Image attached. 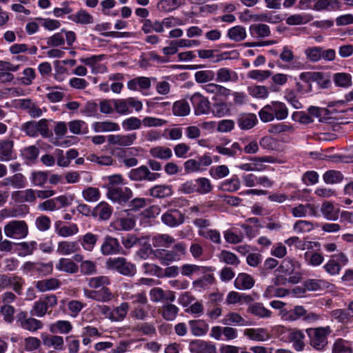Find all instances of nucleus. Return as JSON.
<instances>
[{
	"instance_id": "obj_1",
	"label": "nucleus",
	"mask_w": 353,
	"mask_h": 353,
	"mask_svg": "<svg viewBox=\"0 0 353 353\" xmlns=\"http://www.w3.org/2000/svg\"><path fill=\"white\" fill-rule=\"evenodd\" d=\"M288 108L285 103L279 101H272L259 111V117L264 123L274 119L284 120L288 117Z\"/></svg>"
},
{
	"instance_id": "obj_2",
	"label": "nucleus",
	"mask_w": 353,
	"mask_h": 353,
	"mask_svg": "<svg viewBox=\"0 0 353 353\" xmlns=\"http://www.w3.org/2000/svg\"><path fill=\"white\" fill-rule=\"evenodd\" d=\"M332 332L330 326L310 327L305 330L310 345L316 350H323L328 344V336Z\"/></svg>"
},
{
	"instance_id": "obj_3",
	"label": "nucleus",
	"mask_w": 353,
	"mask_h": 353,
	"mask_svg": "<svg viewBox=\"0 0 353 353\" xmlns=\"http://www.w3.org/2000/svg\"><path fill=\"white\" fill-rule=\"evenodd\" d=\"M186 246L183 242L176 243L172 250H157L154 255L163 265H168L170 263L181 260L185 254Z\"/></svg>"
},
{
	"instance_id": "obj_4",
	"label": "nucleus",
	"mask_w": 353,
	"mask_h": 353,
	"mask_svg": "<svg viewBox=\"0 0 353 353\" xmlns=\"http://www.w3.org/2000/svg\"><path fill=\"white\" fill-rule=\"evenodd\" d=\"M57 303L56 295L46 294L34 303L30 314L32 316L43 317L47 313L50 314L52 311L48 312V309L54 307Z\"/></svg>"
},
{
	"instance_id": "obj_5",
	"label": "nucleus",
	"mask_w": 353,
	"mask_h": 353,
	"mask_svg": "<svg viewBox=\"0 0 353 353\" xmlns=\"http://www.w3.org/2000/svg\"><path fill=\"white\" fill-rule=\"evenodd\" d=\"M7 237L14 239H22L28 234V225L25 221L12 220L8 222L3 228Z\"/></svg>"
},
{
	"instance_id": "obj_6",
	"label": "nucleus",
	"mask_w": 353,
	"mask_h": 353,
	"mask_svg": "<svg viewBox=\"0 0 353 353\" xmlns=\"http://www.w3.org/2000/svg\"><path fill=\"white\" fill-rule=\"evenodd\" d=\"M16 323L21 328L30 332H36L43 327L41 321L32 316H29L26 311H20L17 314Z\"/></svg>"
},
{
	"instance_id": "obj_7",
	"label": "nucleus",
	"mask_w": 353,
	"mask_h": 353,
	"mask_svg": "<svg viewBox=\"0 0 353 353\" xmlns=\"http://www.w3.org/2000/svg\"><path fill=\"white\" fill-rule=\"evenodd\" d=\"M24 279L16 274H0V292L4 289L12 288L19 295L22 294Z\"/></svg>"
},
{
	"instance_id": "obj_8",
	"label": "nucleus",
	"mask_w": 353,
	"mask_h": 353,
	"mask_svg": "<svg viewBox=\"0 0 353 353\" xmlns=\"http://www.w3.org/2000/svg\"><path fill=\"white\" fill-rule=\"evenodd\" d=\"M128 177L134 181H154L161 177V174L152 172L148 166L143 165L131 169L128 173Z\"/></svg>"
},
{
	"instance_id": "obj_9",
	"label": "nucleus",
	"mask_w": 353,
	"mask_h": 353,
	"mask_svg": "<svg viewBox=\"0 0 353 353\" xmlns=\"http://www.w3.org/2000/svg\"><path fill=\"white\" fill-rule=\"evenodd\" d=\"M107 264L109 268L117 270L125 276H132L136 272L135 265L128 262L127 260L123 257L110 259Z\"/></svg>"
},
{
	"instance_id": "obj_10",
	"label": "nucleus",
	"mask_w": 353,
	"mask_h": 353,
	"mask_svg": "<svg viewBox=\"0 0 353 353\" xmlns=\"http://www.w3.org/2000/svg\"><path fill=\"white\" fill-rule=\"evenodd\" d=\"M107 196L114 202L123 204L132 197V191L128 187L109 188Z\"/></svg>"
},
{
	"instance_id": "obj_11",
	"label": "nucleus",
	"mask_w": 353,
	"mask_h": 353,
	"mask_svg": "<svg viewBox=\"0 0 353 353\" xmlns=\"http://www.w3.org/2000/svg\"><path fill=\"white\" fill-rule=\"evenodd\" d=\"M280 60L282 62L290 64V65H283L280 61H277L276 65L282 69H292L298 70L303 68V64L301 62H294V52L289 48L288 46H284L282 52L279 54Z\"/></svg>"
},
{
	"instance_id": "obj_12",
	"label": "nucleus",
	"mask_w": 353,
	"mask_h": 353,
	"mask_svg": "<svg viewBox=\"0 0 353 353\" xmlns=\"http://www.w3.org/2000/svg\"><path fill=\"white\" fill-rule=\"evenodd\" d=\"M185 213L177 209H169L162 216V222L171 228L177 227L185 221Z\"/></svg>"
},
{
	"instance_id": "obj_13",
	"label": "nucleus",
	"mask_w": 353,
	"mask_h": 353,
	"mask_svg": "<svg viewBox=\"0 0 353 353\" xmlns=\"http://www.w3.org/2000/svg\"><path fill=\"white\" fill-rule=\"evenodd\" d=\"M196 115L208 114L210 112V102L199 92L194 93L190 98Z\"/></svg>"
},
{
	"instance_id": "obj_14",
	"label": "nucleus",
	"mask_w": 353,
	"mask_h": 353,
	"mask_svg": "<svg viewBox=\"0 0 353 353\" xmlns=\"http://www.w3.org/2000/svg\"><path fill=\"white\" fill-rule=\"evenodd\" d=\"M101 251L103 255L123 254V250L117 238L107 235L101 246Z\"/></svg>"
},
{
	"instance_id": "obj_15",
	"label": "nucleus",
	"mask_w": 353,
	"mask_h": 353,
	"mask_svg": "<svg viewBox=\"0 0 353 353\" xmlns=\"http://www.w3.org/2000/svg\"><path fill=\"white\" fill-rule=\"evenodd\" d=\"M189 350L192 353H217L213 343L201 339L191 341L189 343Z\"/></svg>"
},
{
	"instance_id": "obj_16",
	"label": "nucleus",
	"mask_w": 353,
	"mask_h": 353,
	"mask_svg": "<svg viewBox=\"0 0 353 353\" xmlns=\"http://www.w3.org/2000/svg\"><path fill=\"white\" fill-rule=\"evenodd\" d=\"M137 139V134H110L108 136V141L110 145H117L122 147L132 145Z\"/></svg>"
},
{
	"instance_id": "obj_17",
	"label": "nucleus",
	"mask_w": 353,
	"mask_h": 353,
	"mask_svg": "<svg viewBox=\"0 0 353 353\" xmlns=\"http://www.w3.org/2000/svg\"><path fill=\"white\" fill-rule=\"evenodd\" d=\"M16 158L14 141L10 139L0 141V161H9Z\"/></svg>"
},
{
	"instance_id": "obj_18",
	"label": "nucleus",
	"mask_w": 353,
	"mask_h": 353,
	"mask_svg": "<svg viewBox=\"0 0 353 353\" xmlns=\"http://www.w3.org/2000/svg\"><path fill=\"white\" fill-rule=\"evenodd\" d=\"M305 334L303 330L294 328L288 330L289 341L292 343L294 349L296 351H301L304 349L305 343Z\"/></svg>"
},
{
	"instance_id": "obj_19",
	"label": "nucleus",
	"mask_w": 353,
	"mask_h": 353,
	"mask_svg": "<svg viewBox=\"0 0 353 353\" xmlns=\"http://www.w3.org/2000/svg\"><path fill=\"white\" fill-rule=\"evenodd\" d=\"M99 236L91 232H88L78 238V243L87 252H92L97 245Z\"/></svg>"
},
{
	"instance_id": "obj_20",
	"label": "nucleus",
	"mask_w": 353,
	"mask_h": 353,
	"mask_svg": "<svg viewBox=\"0 0 353 353\" xmlns=\"http://www.w3.org/2000/svg\"><path fill=\"white\" fill-rule=\"evenodd\" d=\"M305 314V307L302 305H296L290 310H281L279 312V315L283 321H295L300 319Z\"/></svg>"
},
{
	"instance_id": "obj_21",
	"label": "nucleus",
	"mask_w": 353,
	"mask_h": 353,
	"mask_svg": "<svg viewBox=\"0 0 353 353\" xmlns=\"http://www.w3.org/2000/svg\"><path fill=\"white\" fill-rule=\"evenodd\" d=\"M27 185V180L22 173H16L5 178L0 182V186H12L16 189H22Z\"/></svg>"
},
{
	"instance_id": "obj_22",
	"label": "nucleus",
	"mask_w": 353,
	"mask_h": 353,
	"mask_svg": "<svg viewBox=\"0 0 353 353\" xmlns=\"http://www.w3.org/2000/svg\"><path fill=\"white\" fill-rule=\"evenodd\" d=\"M215 75L216 81L219 83H236L239 81V76L237 72L228 68H219L216 71Z\"/></svg>"
},
{
	"instance_id": "obj_23",
	"label": "nucleus",
	"mask_w": 353,
	"mask_h": 353,
	"mask_svg": "<svg viewBox=\"0 0 353 353\" xmlns=\"http://www.w3.org/2000/svg\"><path fill=\"white\" fill-rule=\"evenodd\" d=\"M127 86L130 90L143 92L151 87V79L146 77H138L130 80Z\"/></svg>"
},
{
	"instance_id": "obj_24",
	"label": "nucleus",
	"mask_w": 353,
	"mask_h": 353,
	"mask_svg": "<svg viewBox=\"0 0 353 353\" xmlns=\"http://www.w3.org/2000/svg\"><path fill=\"white\" fill-rule=\"evenodd\" d=\"M113 208L105 201L100 202L94 209L92 216L97 218L99 221L108 220L112 214Z\"/></svg>"
},
{
	"instance_id": "obj_25",
	"label": "nucleus",
	"mask_w": 353,
	"mask_h": 353,
	"mask_svg": "<svg viewBox=\"0 0 353 353\" xmlns=\"http://www.w3.org/2000/svg\"><path fill=\"white\" fill-rule=\"evenodd\" d=\"M250 36L256 39H262L268 37L271 34L269 26L264 23H253L249 27Z\"/></svg>"
},
{
	"instance_id": "obj_26",
	"label": "nucleus",
	"mask_w": 353,
	"mask_h": 353,
	"mask_svg": "<svg viewBox=\"0 0 353 353\" xmlns=\"http://www.w3.org/2000/svg\"><path fill=\"white\" fill-rule=\"evenodd\" d=\"M135 225V221L133 217L119 216L115 219L110 224L111 228L118 231H128Z\"/></svg>"
},
{
	"instance_id": "obj_27",
	"label": "nucleus",
	"mask_w": 353,
	"mask_h": 353,
	"mask_svg": "<svg viewBox=\"0 0 353 353\" xmlns=\"http://www.w3.org/2000/svg\"><path fill=\"white\" fill-rule=\"evenodd\" d=\"M179 312V308L171 303H165L158 309V313L168 321H174L178 316Z\"/></svg>"
},
{
	"instance_id": "obj_28",
	"label": "nucleus",
	"mask_w": 353,
	"mask_h": 353,
	"mask_svg": "<svg viewBox=\"0 0 353 353\" xmlns=\"http://www.w3.org/2000/svg\"><path fill=\"white\" fill-rule=\"evenodd\" d=\"M257 123L256 115L254 113H242L239 115L237 119L238 126L244 130L252 129Z\"/></svg>"
},
{
	"instance_id": "obj_29",
	"label": "nucleus",
	"mask_w": 353,
	"mask_h": 353,
	"mask_svg": "<svg viewBox=\"0 0 353 353\" xmlns=\"http://www.w3.org/2000/svg\"><path fill=\"white\" fill-rule=\"evenodd\" d=\"M61 285V281L56 278L42 279L35 283V288L41 292L55 290L59 288Z\"/></svg>"
},
{
	"instance_id": "obj_30",
	"label": "nucleus",
	"mask_w": 353,
	"mask_h": 353,
	"mask_svg": "<svg viewBox=\"0 0 353 353\" xmlns=\"http://www.w3.org/2000/svg\"><path fill=\"white\" fill-rule=\"evenodd\" d=\"M68 19L81 25L91 24L94 22L93 16L84 9H80L75 14H70Z\"/></svg>"
},
{
	"instance_id": "obj_31",
	"label": "nucleus",
	"mask_w": 353,
	"mask_h": 353,
	"mask_svg": "<svg viewBox=\"0 0 353 353\" xmlns=\"http://www.w3.org/2000/svg\"><path fill=\"white\" fill-rule=\"evenodd\" d=\"M54 228L57 234L63 237L71 236L79 232V227L76 223L63 225L61 221H57L55 222Z\"/></svg>"
},
{
	"instance_id": "obj_32",
	"label": "nucleus",
	"mask_w": 353,
	"mask_h": 353,
	"mask_svg": "<svg viewBox=\"0 0 353 353\" xmlns=\"http://www.w3.org/2000/svg\"><path fill=\"white\" fill-rule=\"evenodd\" d=\"M150 305L148 303L132 306L130 316L137 321H144L149 316Z\"/></svg>"
},
{
	"instance_id": "obj_33",
	"label": "nucleus",
	"mask_w": 353,
	"mask_h": 353,
	"mask_svg": "<svg viewBox=\"0 0 353 353\" xmlns=\"http://www.w3.org/2000/svg\"><path fill=\"white\" fill-rule=\"evenodd\" d=\"M247 312L260 319L270 318L272 315L271 310L267 309L263 303L259 302L250 304L247 309Z\"/></svg>"
},
{
	"instance_id": "obj_34",
	"label": "nucleus",
	"mask_w": 353,
	"mask_h": 353,
	"mask_svg": "<svg viewBox=\"0 0 353 353\" xmlns=\"http://www.w3.org/2000/svg\"><path fill=\"white\" fill-rule=\"evenodd\" d=\"M191 333L196 336L205 335L209 330L208 324L203 320H190L188 321Z\"/></svg>"
},
{
	"instance_id": "obj_35",
	"label": "nucleus",
	"mask_w": 353,
	"mask_h": 353,
	"mask_svg": "<svg viewBox=\"0 0 353 353\" xmlns=\"http://www.w3.org/2000/svg\"><path fill=\"white\" fill-rule=\"evenodd\" d=\"M244 335L250 339L256 341H264L270 337L268 330L265 328H247L244 330Z\"/></svg>"
},
{
	"instance_id": "obj_36",
	"label": "nucleus",
	"mask_w": 353,
	"mask_h": 353,
	"mask_svg": "<svg viewBox=\"0 0 353 353\" xmlns=\"http://www.w3.org/2000/svg\"><path fill=\"white\" fill-rule=\"evenodd\" d=\"M19 104L20 108L26 110L31 117L36 118L42 115L41 109L30 99H20Z\"/></svg>"
},
{
	"instance_id": "obj_37",
	"label": "nucleus",
	"mask_w": 353,
	"mask_h": 353,
	"mask_svg": "<svg viewBox=\"0 0 353 353\" xmlns=\"http://www.w3.org/2000/svg\"><path fill=\"white\" fill-rule=\"evenodd\" d=\"M80 250L77 241H63L57 245V252L62 255H70Z\"/></svg>"
},
{
	"instance_id": "obj_38",
	"label": "nucleus",
	"mask_w": 353,
	"mask_h": 353,
	"mask_svg": "<svg viewBox=\"0 0 353 353\" xmlns=\"http://www.w3.org/2000/svg\"><path fill=\"white\" fill-rule=\"evenodd\" d=\"M73 329L70 321L67 320H59L50 325L49 330L53 334H67Z\"/></svg>"
},
{
	"instance_id": "obj_39",
	"label": "nucleus",
	"mask_w": 353,
	"mask_h": 353,
	"mask_svg": "<svg viewBox=\"0 0 353 353\" xmlns=\"http://www.w3.org/2000/svg\"><path fill=\"white\" fill-rule=\"evenodd\" d=\"M172 194V186L166 184L157 185L149 190L150 196L159 199L170 196Z\"/></svg>"
},
{
	"instance_id": "obj_40",
	"label": "nucleus",
	"mask_w": 353,
	"mask_h": 353,
	"mask_svg": "<svg viewBox=\"0 0 353 353\" xmlns=\"http://www.w3.org/2000/svg\"><path fill=\"white\" fill-rule=\"evenodd\" d=\"M211 268L205 266H200L194 264H185L181 268V272L183 276L190 277L194 274L200 275L210 271Z\"/></svg>"
},
{
	"instance_id": "obj_41",
	"label": "nucleus",
	"mask_w": 353,
	"mask_h": 353,
	"mask_svg": "<svg viewBox=\"0 0 353 353\" xmlns=\"http://www.w3.org/2000/svg\"><path fill=\"white\" fill-rule=\"evenodd\" d=\"M56 268L68 274H76L79 271L78 265L70 259L61 258L56 264Z\"/></svg>"
},
{
	"instance_id": "obj_42",
	"label": "nucleus",
	"mask_w": 353,
	"mask_h": 353,
	"mask_svg": "<svg viewBox=\"0 0 353 353\" xmlns=\"http://www.w3.org/2000/svg\"><path fill=\"white\" fill-rule=\"evenodd\" d=\"M332 284L324 279H307L304 282V287L308 291H318L328 290Z\"/></svg>"
},
{
	"instance_id": "obj_43",
	"label": "nucleus",
	"mask_w": 353,
	"mask_h": 353,
	"mask_svg": "<svg viewBox=\"0 0 353 353\" xmlns=\"http://www.w3.org/2000/svg\"><path fill=\"white\" fill-rule=\"evenodd\" d=\"M313 9L316 11L338 10L340 8V2L338 0H314Z\"/></svg>"
},
{
	"instance_id": "obj_44",
	"label": "nucleus",
	"mask_w": 353,
	"mask_h": 353,
	"mask_svg": "<svg viewBox=\"0 0 353 353\" xmlns=\"http://www.w3.org/2000/svg\"><path fill=\"white\" fill-rule=\"evenodd\" d=\"M254 285V280L248 274L240 273L234 281V285L239 290H248L252 288Z\"/></svg>"
},
{
	"instance_id": "obj_45",
	"label": "nucleus",
	"mask_w": 353,
	"mask_h": 353,
	"mask_svg": "<svg viewBox=\"0 0 353 353\" xmlns=\"http://www.w3.org/2000/svg\"><path fill=\"white\" fill-rule=\"evenodd\" d=\"M43 343L46 347H53L56 350L61 351L65 349L64 339L61 336H46L43 338Z\"/></svg>"
},
{
	"instance_id": "obj_46",
	"label": "nucleus",
	"mask_w": 353,
	"mask_h": 353,
	"mask_svg": "<svg viewBox=\"0 0 353 353\" xmlns=\"http://www.w3.org/2000/svg\"><path fill=\"white\" fill-rule=\"evenodd\" d=\"M12 54H18L19 53H28L30 55H34L37 53L38 48L34 45L29 46L26 43H15L9 48Z\"/></svg>"
},
{
	"instance_id": "obj_47",
	"label": "nucleus",
	"mask_w": 353,
	"mask_h": 353,
	"mask_svg": "<svg viewBox=\"0 0 353 353\" xmlns=\"http://www.w3.org/2000/svg\"><path fill=\"white\" fill-rule=\"evenodd\" d=\"M268 132L272 134H293L294 128L292 124L285 122L272 124L268 127Z\"/></svg>"
},
{
	"instance_id": "obj_48",
	"label": "nucleus",
	"mask_w": 353,
	"mask_h": 353,
	"mask_svg": "<svg viewBox=\"0 0 353 353\" xmlns=\"http://www.w3.org/2000/svg\"><path fill=\"white\" fill-rule=\"evenodd\" d=\"M130 310V304L128 302H122L119 305L112 310V321L119 322L123 321Z\"/></svg>"
},
{
	"instance_id": "obj_49",
	"label": "nucleus",
	"mask_w": 353,
	"mask_h": 353,
	"mask_svg": "<svg viewBox=\"0 0 353 353\" xmlns=\"http://www.w3.org/2000/svg\"><path fill=\"white\" fill-rule=\"evenodd\" d=\"M321 211L324 217L328 220H336L339 218V208L330 202H324L321 205Z\"/></svg>"
},
{
	"instance_id": "obj_50",
	"label": "nucleus",
	"mask_w": 353,
	"mask_h": 353,
	"mask_svg": "<svg viewBox=\"0 0 353 353\" xmlns=\"http://www.w3.org/2000/svg\"><path fill=\"white\" fill-rule=\"evenodd\" d=\"M330 314L332 318L342 324H348L353 321V316L347 309H336Z\"/></svg>"
},
{
	"instance_id": "obj_51",
	"label": "nucleus",
	"mask_w": 353,
	"mask_h": 353,
	"mask_svg": "<svg viewBox=\"0 0 353 353\" xmlns=\"http://www.w3.org/2000/svg\"><path fill=\"white\" fill-rule=\"evenodd\" d=\"M92 128L97 132H112L120 130L119 125L117 123L110 121L94 122L92 124Z\"/></svg>"
},
{
	"instance_id": "obj_52",
	"label": "nucleus",
	"mask_w": 353,
	"mask_h": 353,
	"mask_svg": "<svg viewBox=\"0 0 353 353\" xmlns=\"http://www.w3.org/2000/svg\"><path fill=\"white\" fill-rule=\"evenodd\" d=\"M141 30L145 34H150L153 32L161 33L163 32L162 25L160 24V21L155 20L152 21L149 19H145L142 20Z\"/></svg>"
},
{
	"instance_id": "obj_53",
	"label": "nucleus",
	"mask_w": 353,
	"mask_h": 353,
	"mask_svg": "<svg viewBox=\"0 0 353 353\" xmlns=\"http://www.w3.org/2000/svg\"><path fill=\"white\" fill-rule=\"evenodd\" d=\"M297 262L289 257L285 258L281 261V265L276 270V272L281 273L285 276H293L294 275L295 264Z\"/></svg>"
},
{
	"instance_id": "obj_54",
	"label": "nucleus",
	"mask_w": 353,
	"mask_h": 353,
	"mask_svg": "<svg viewBox=\"0 0 353 353\" xmlns=\"http://www.w3.org/2000/svg\"><path fill=\"white\" fill-rule=\"evenodd\" d=\"M222 323L227 325H248L249 324L248 321L234 312H229L222 320Z\"/></svg>"
},
{
	"instance_id": "obj_55",
	"label": "nucleus",
	"mask_w": 353,
	"mask_h": 353,
	"mask_svg": "<svg viewBox=\"0 0 353 353\" xmlns=\"http://www.w3.org/2000/svg\"><path fill=\"white\" fill-rule=\"evenodd\" d=\"M150 154L157 159L168 160L172 157V150L167 147L156 146L150 149Z\"/></svg>"
},
{
	"instance_id": "obj_56",
	"label": "nucleus",
	"mask_w": 353,
	"mask_h": 353,
	"mask_svg": "<svg viewBox=\"0 0 353 353\" xmlns=\"http://www.w3.org/2000/svg\"><path fill=\"white\" fill-rule=\"evenodd\" d=\"M227 36L230 39L236 42H239L243 41L246 38L247 33L245 28L243 26H235L228 30Z\"/></svg>"
},
{
	"instance_id": "obj_57",
	"label": "nucleus",
	"mask_w": 353,
	"mask_h": 353,
	"mask_svg": "<svg viewBox=\"0 0 353 353\" xmlns=\"http://www.w3.org/2000/svg\"><path fill=\"white\" fill-rule=\"evenodd\" d=\"M333 81L336 86L341 88H349L352 85V76L346 72H337L333 76Z\"/></svg>"
},
{
	"instance_id": "obj_58",
	"label": "nucleus",
	"mask_w": 353,
	"mask_h": 353,
	"mask_svg": "<svg viewBox=\"0 0 353 353\" xmlns=\"http://www.w3.org/2000/svg\"><path fill=\"white\" fill-rule=\"evenodd\" d=\"M344 176L339 170H330L323 175V179L327 184L339 183L343 181Z\"/></svg>"
},
{
	"instance_id": "obj_59",
	"label": "nucleus",
	"mask_w": 353,
	"mask_h": 353,
	"mask_svg": "<svg viewBox=\"0 0 353 353\" xmlns=\"http://www.w3.org/2000/svg\"><path fill=\"white\" fill-rule=\"evenodd\" d=\"M70 131L74 134H85L88 132V124L82 120H74L68 123Z\"/></svg>"
},
{
	"instance_id": "obj_60",
	"label": "nucleus",
	"mask_w": 353,
	"mask_h": 353,
	"mask_svg": "<svg viewBox=\"0 0 353 353\" xmlns=\"http://www.w3.org/2000/svg\"><path fill=\"white\" fill-rule=\"evenodd\" d=\"M218 258L221 262H223L228 265L237 267L240 264V260L238 256L233 252L223 250L219 254Z\"/></svg>"
},
{
	"instance_id": "obj_61",
	"label": "nucleus",
	"mask_w": 353,
	"mask_h": 353,
	"mask_svg": "<svg viewBox=\"0 0 353 353\" xmlns=\"http://www.w3.org/2000/svg\"><path fill=\"white\" fill-rule=\"evenodd\" d=\"M48 179V171H33L30 176V180L33 185L43 187Z\"/></svg>"
},
{
	"instance_id": "obj_62",
	"label": "nucleus",
	"mask_w": 353,
	"mask_h": 353,
	"mask_svg": "<svg viewBox=\"0 0 353 353\" xmlns=\"http://www.w3.org/2000/svg\"><path fill=\"white\" fill-rule=\"evenodd\" d=\"M240 180L236 175H234L231 179L225 180L220 184V189L225 192H235L240 188Z\"/></svg>"
},
{
	"instance_id": "obj_63",
	"label": "nucleus",
	"mask_w": 353,
	"mask_h": 353,
	"mask_svg": "<svg viewBox=\"0 0 353 353\" xmlns=\"http://www.w3.org/2000/svg\"><path fill=\"white\" fill-rule=\"evenodd\" d=\"M196 193L199 194H205L210 193L213 185L210 180L205 177H200L196 179Z\"/></svg>"
},
{
	"instance_id": "obj_64",
	"label": "nucleus",
	"mask_w": 353,
	"mask_h": 353,
	"mask_svg": "<svg viewBox=\"0 0 353 353\" xmlns=\"http://www.w3.org/2000/svg\"><path fill=\"white\" fill-rule=\"evenodd\" d=\"M352 347L349 342L341 338L334 341L332 348V353H352Z\"/></svg>"
}]
</instances>
